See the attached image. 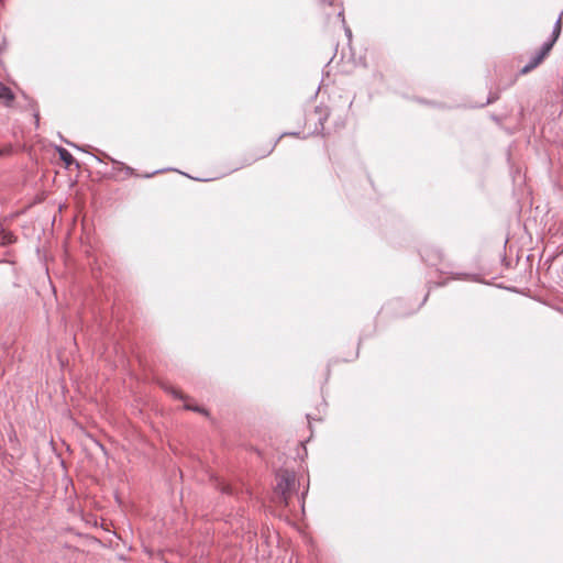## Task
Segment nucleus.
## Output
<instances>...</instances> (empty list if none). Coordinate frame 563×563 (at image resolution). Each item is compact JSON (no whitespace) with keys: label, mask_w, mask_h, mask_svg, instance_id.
<instances>
[{"label":"nucleus","mask_w":563,"mask_h":563,"mask_svg":"<svg viewBox=\"0 0 563 563\" xmlns=\"http://www.w3.org/2000/svg\"><path fill=\"white\" fill-rule=\"evenodd\" d=\"M296 474L289 470H280L276 474V501L279 505L288 506L289 498L296 493Z\"/></svg>","instance_id":"1"},{"label":"nucleus","mask_w":563,"mask_h":563,"mask_svg":"<svg viewBox=\"0 0 563 563\" xmlns=\"http://www.w3.org/2000/svg\"><path fill=\"white\" fill-rule=\"evenodd\" d=\"M18 288L16 284H12L0 289V321H8L14 316L21 298Z\"/></svg>","instance_id":"2"},{"label":"nucleus","mask_w":563,"mask_h":563,"mask_svg":"<svg viewBox=\"0 0 563 563\" xmlns=\"http://www.w3.org/2000/svg\"><path fill=\"white\" fill-rule=\"evenodd\" d=\"M421 258L429 265L435 266L443 260L442 251L433 245H426L420 249Z\"/></svg>","instance_id":"3"},{"label":"nucleus","mask_w":563,"mask_h":563,"mask_svg":"<svg viewBox=\"0 0 563 563\" xmlns=\"http://www.w3.org/2000/svg\"><path fill=\"white\" fill-rule=\"evenodd\" d=\"M0 100H2L5 106H10L14 100L13 91L8 86L2 84L1 81H0Z\"/></svg>","instance_id":"4"},{"label":"nucleus","mask_w":563,"mask_h":563,"mask_svg":"<svg viewBox=\"0 0 563 563\" xmlns=\"http://www.w3.org/2000/svg\"><path fill=\"white\" fill-rule=\"evenodd\" d=\"M56 151L58 153L60 161H63L67 167H70L73 164H76L78 166V163L66 148L57 146Z\"/></svg>","instance_id":"5"},{"label":"nucleus","mask_w":563,"mask_h":563,"mask_svg":"<svg viewBox=\"0 0 563 563\" xmlns=\"http://www.w3.org/2000/svg\"><path fill=\"white\" fill-rule=\"evenodd\" d=\"M543 60V58L538 54L536 53L531 58L530 60L528 62V64H526L521 70H520V74H528L530 73L532 69H534Z\"/></svg>","instance_id":"6"},{"label":"nucleus","mask_w":563,"mask_h":563,"mask_svg":"<svg viewBox=\"0 0 563 563\" xmlns=\"http://www.w3.org/2000/svg\"><path fill=\"white\" fill-rule=\"evenodd\" d=\"M14 241L15 238L11 232L2 228L0 229V245H9L12 244Z\"/></svg>","instance_id":"7"},{"label":"nucleus","mask_w":563,"mask_h":563,"mask_svg":"<svg viewBox=\"0 0 563 563\" xmlns=\"http://www.w3.org/2000/svg\"><path fill=\"white\" fill-rule=\"evenodd\" d=\"M556 41H553L552 38H549L548 41H545L540 51L538 52V54L544 59V57L550 53V51L552 49L553 45L555 44Z\"/></svg>","instance_id":"8"},{"label":"nucleus","mask_w":563,"mask_h":563,"mask_svg":"<svg viewBox=\"0 0 563 563\" xmlns=\"http://www.w3.org/2000/svg\"><path fill=\"white\" fill-rule=\"evenodd\" d=\"M216 486H217V489H219L222 494H225V495L234 494L233 487L228 483H224L222 481H217Z\"/></svg>","instance_id":"9"},{"label":"nucleus","mask_w":563,"mask_h":563,"mask_svg":"<svg viewBox=\"0 0 563 563\" xmlns=\"http://www.w3.org/2000/svg\"><path fill=\"white\" fill-rule=\"evenodd\" d=\"M561 21H562V13L559 15L558 20L554 23L551 37L553 41H558L560 34H561Z\"/></svg>","instance_id":"10"},{"label":"nucleus","mask_w":563,"mask_h":563,"mask_svg":"<svg viewBox=\"0 0 563 563\" xmlns=\"http://www.w3.org/2000/svg\"><path fill=\"white\" fill-rule=\"evenodd\" d=\"M468 278H471L473 280H477L474 275L466 274V273H456L451 277V279H468Z\"/></svg>","instance_id":"11"},{"label":"nucleus","mask_w":563,"mask_h":563,"mask_svg":"<svg viewBox=\"0 0 563 563\" xmlns=\"http://www.w3.org/2000/svg\"><path fill=\"white\" fill-rule=\"evenodd\" d=\"M185 409L187 410H191V411H196V412H200V413H203V415H208L207 410L200 406H191V405H188V404H185Z\"/></svg>","instance_id":"12"},{"label":"nucleus","mask_w":563,"mask_h":563,"mask_svg":"<svg viewBox=\"0 0 563 563\" xmlns=\"http://www.w3.org/2000/svg\"><path fill=\"white\" fill-rule=\"evenodd\" d=\"M277 142H278V140H277V141H275V143L272 145V147H271L267 152H265V153L261 154L260 156H257V157H255V158H252V159L247 161V162L245 163V165H250V164H252L253 162H255L256 159L262 158V157H265L266 155H268V154L273 151V148H274V146L276 145V143H277Z\"/></svg>","instance_id":"13"},{"label":"nucleus","mask_w":563,"mask_h":563,"mask_svg":"<svg viewBox=\"0 0 563 563\" xmlns=\"http://www.w3.org/2000/svg\"><path fill=\"white\" fill-rule=\"evenodd\" d=\"M168 391H169V393H170L175 398H177V399H185V396H184L180 391H178V390H176V389H174V388H169V390H168Z\"/></svg>","instance_id":"14"},{"label":"nucleus","mask_w":563,"mask_h":563,"mask_svg":"<svg viewBox=\"0 0 563 563\" xmlns=\"http://www.w3.org/2000/svg\"><path fill=\"white\" fill-rule=\"evenodd\" d=\"M111 161H112L113 163L119 164L120 166H122V168H124V169H125V172H126V174H128V175H132V174H133V168H131L130 166H126V165H124L123 163L117 162V161H114V159H111Z\"/></svg>","instance_id":"15"},{"label":"nucleus","mask_w":563,"mask_h":563,"mask_svg":"<svg viewBox=\"0 0 563 563\" xmlns=\"http://www.w3.org/2000/svg\"><path fill=\"white\" fill-rule=\"evenodd\" d=\"M324 120H325V117H324V118H321V117L319 118L320 131H322V130H323V121H324ZM316 131H319V129H318V128H316Z\"/></svg>","instance_id":"16"},{"label":"nucleus","mask_w":563,"mask_h":563,"mask_svg":"<svg viewBox=\"0 0 563 563\" xmlns=\"http://www.w3.org/2000/svg\"><path fill=\"white\" fill-rule=\"evenodd\" d=\"M345 35L347 36L349 40H351L352 37V32H351V29L345 26Z\"/></svg>","instance_id":"17"},{"label":"nucleus","mask_w":563,"mask_h":563,"mask_svg":"<svg viewBox=\"0 0 563 563\" xmlns=\"http://www.w3.org/2000/svg\"><path fill=\"white\" fill-rule=\"evenodd\" d=\"M307 493H308V488L301 495V499H302V505L301 506H302V508L305 507V497H306Z\"/></svg>","instance_id":"18"},{"label":"nucleus","mask_w":563,"mask_h":563,"mask_svg":"<svg viewBox=\"0 0 563 563\" xmlns=\"http://www.w3.org/2000/svg\"><path fill=\"white\" fill-rule=\"evenodd\" d=\"M34 118H35V123L36 125L38 124V120H40V115L37 112L34 113Z\"/></svg>","instance_id":"19"},{"label":"nucleus","mask_w":563,"mask_h":563,"mask_svg":"<svg viewBox=\"0 0 563 563\" xmlns=\"http://www.w3.org/2000/svg\"><path fill=\"white\" fill-rule=\"evenodd\" d=\"M285 135H298V133H295V132H290V133H284L280 135V137L285 136Z\"/></svg>","instance_id":"20"},{"label":"nucleus","mask_w":563,"mask_h":563,"mask_svg":"<svg viewBox=\"0 0 563 563\" xmlns=\"http://www.w3.org/2000/svg\"><path fill=\"white\" fill-rule=\"evenodd\" d=\"M495 100H496V97H494V98H490V97H489V98L487 99V102H486V103H492V102H494Z\"/></svg>","instance_id":"21"},{"label":"nucleus","mask_w":563,"mask_h":563,"mask_svg":"<svg viewBox=\"0 0 563 563\" xmlns=\"http://www.w3.org/2000/svg\"><path fill=\"white\" fill-rule=\"evenodd\" d=\"M67 144L70 145V146H74V147H76L78 150H81L79 146L75 145L74 143L67 142Z\"/></svg>","instance_id":"22"},{"label":"nucleus","mask_w":563,"mask_h":563,"mask_svg":"<svg viewBox=\"0 0 563 563\" xmlns=\"http://www.w3.org/2000/svg\"><path fill=\"white\" fill-rule=\"evenodd\" d=\"M161 172H162V170H155V172L153 173V175H154V174H158V173H161ZM151 176H152V174L146 175V177H151Z\"/></svg>","instance_id":"23"},{"label":"nucleus","mask_w":563,"mask_h":563,"mask_svg":"<svg viewBox=\"0 0 563 563\" xmlns=\"http://www.w3.org/2000/svg\"><path fill=\"white\" fill-rule=\"evenodd\" d=\"M444 285H446V282L437 284V286H444Z\"/></svg>","instance_id":"24"},{"label":"nucleus","mask_w":563,"mask_h":563,"mask_svg":"<svg viewBox=\"0 0 563 563\" xmlns=\"http://www.w3.org/2000/svg\"><path fill=\"white\" fill-rule=\"evenodd\" d=\"M428 299V294L424 296L423 300H422V303H424Z\"/></svg>","instance_id":"25"}]
</instances>
